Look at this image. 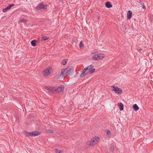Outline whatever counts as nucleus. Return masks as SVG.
I'll return each instance as SVG.
<instances>
[{"instance_id": "obj_18", "label": "nucleus", "mask_w": 153, "mask_h": 153, "mask_svg": "<svg viewBox=\"0 0 153 153\" xmlns=\"http://www.w3.org/2000/svg\"><path fill=\"white\" fill-rule=\"evenodd\" d=\"M67 59H65L62 60L61 62V64L63 65H65L67 63Z\"/></svg>"}, {"instance_id": "obj_29", "label": "nucleus", "mask_w": 153, "mask_h": 153, "mask_svg": "<svg viewBox=\"0 0 153 153\" xmlns=\"http://www.w3.org/2000/svg\"><path fill=\"white\" fill-rule=\"evenodd\" d=\"M107 134L108 136L110 135L111 134V131L109 130H108L107 132Z\"/></svg>"}, {"instance_id": "obj_4", "label": "nucleus", "mask_w": 153, "mask_h": 153, "mask_svg": "<svg viewBox=\"0 0 153 153\" xmlns=\"http://www.w3.org/2000/svg\"><path fill=\"white\" fill-rule=\"evenodd\" d=\"M67 75H71L73 73L74 68L72 66L69 67L66 69Z\"/></svg>"}, {"instance_id": "obj_19", "label": "nucleus", "mask_w": 153, "mask_h": 153, "mask_svg": "<svg viewBox=\"0 0 153 153\" xmlns=\"http://www.w3.org/2000/svg\"><path fill=\"white\" fill-rule=\"evenodd\" d=\"M27 21L25 19H21L19 20V23H21V22H27Z\"/></svg>"}, {"instance_id": "obj_15", "label": "nucleus", "mask_w": 153, "mask_h": 153, "mask_svg": "<svg viewBox=\"0 0 153 153\" xmlns=\"http://www.w3.org/2000/svg\"><path fill=\"white\" fill-rule=\"evenodd\" d=\"M36 41L35 40H33L31 41V44L33 46H35L36 45Z\"/></svg>"}, {"instance_id": "obj_17", "label": "nucleus", "mask_w": 153, "mask_h": 153, "mask_svg": "<svg viewBox=\"0 0 153 153\" xmlns=\"http://www.w3.org/2000/svg\"><path fill=\"white\" fill-rule=\"evenodd\" d=\"M54 151L56 153H62L63 152L62 150H59L56 148L54 149Z\"/></svg>"}, {"instance_id": "obj_8", "label": "nucleus", "mask_w": 153, "mask_h": 153, "mask_svg": "<svg viewBox=\"0 0 153 153\" xmlns=\"http://www.w3.org/2000/svg\"><path fill=\"white\" fill-rule=\"evenodd\" d=\"M47 5H45L43 4H40L38 6V10H41L42 9H46L47 8Z\"/></svg>"}, {"instance_id": "obj_2", "label": "nucleus", "mask_w": 153, "mask_h": 153, "mask_svg": "<svg viewBox=\"0 0 153 153\" xmlns=\"http://www.w3.org/2000/svg\"><path fill=\"white\" fill-rule=\"evenodd\" d=\"M25 134H27L28 137V136H30V137H34L39 135L40 134V132L38 131H35L31 132H25Z\"/></svg>"}, {"instance_id": "obj_34", "label": "nucleus", "mask_w": 153, "mask_h": 153, "mask_svg": "<svg viewBox=\"0 0 153 153\" xmlns=\"http://www.w3.org/2000/svg\"><path fill=\"white\" fill-rule=\"evenodd\" d=\"M139 0V1H140V0Z\"/></svg>"}, {"instance_id": "obj_30", "label": "nucleus", "mask_w": 153, "mask_h": 153, "mask_svg": "<svg viewBox=\"0 0 153 153\" xmlns=\"http://www.w3.org/2000/svg\"><path fill=\"white\" fill-rule=\"evenodd\" d=\"M89 66L90 67V68H91V69L93 68L94 67V66L93 65H91Z\"/></svg>"}, {"instance_id": "obj_23", "label": "nucleus", "mask_w": 153, "mask_h": 153, "mask_svg": "<svg viewBox=\"0 0 153 153\" xmlns=\"http://www.w3.org/2000/svg\"><path fill=\"white\" fill-rule=\"evenodd\" d=\"M9 10V9L7 7L5 8H4L2 10V12L4 13V12H6L8 10Z\"/></svg>"}, {"instance_id": "obj_14", "label": "nucleus", "mask_w": 153, "mask_h": 153, "mask_svg": "<svg viewBox=\"0 0 153 153\" xmlns=\"http://www.w3.org/2000/svg\"><path fill=\"white\" fill-rule=\"evenodd\" d=\"M105 5L106 7L108 8H110L112 7V5L111 4L110 2L108 1L105 3Z\"/></svg>"}, {"instance_id": "obj_33", "label": "nucleus", "mask_w": 153, "mask_h": 153, "mask_svg": "<svg viewBox=\"0 0 153 153\" xmlns=\"http://www.w3.org/2000/svg\"><path fill=\"white\" fill-rule=\"evenodd\" d=\"M48 114H51V113H48Z\"/></svg>"}, {"instance_id": "obj_28", "label": "nucleus", "mask_w": 153, "mask_h": 153, "mask_svg": "<svg viewBox=\"0 0 153 153\" xmlns=\"http://www.w3.org/2000/svg\"><path fill=\"white\" fill-rule=\"evenodd\" d=\"M141 5H142V8L144 9V10H145L146 9V6H145V5L143 3H141Z\"/></svg>"}, {"instance_id": "obj_13", "label": "nucleus", "mask_w": 153, "mask_h": 153, "mask_svg": "<svg viewBox=\"0 0 153 153\" xmlns=\"http://www.w3.org/2000/svg\"><path fill=\"white\" fill-rule=\"evenodd\" d=\"M118 105L120 111L123 110L124 108V105L121 102H119L118 103Z\"/></svg>"}, {"instance_id": "obj_24", "label": "nucleus", "mask_w": 153, "mask_h": 153, "mask_svg": "<svg viewBox=\"0 0 153 153\" xmlns=\"http://www.w3.org/2000/svg\"><path fill=\"white\" fill-rule=\"evenodd\" d=\"M110 149L111 151H114V148L113 145L111 146V147L110 148Z\"/></svg>"}, {"instance_id": "obj_1", "label": "nucleus", "mask_w": 153, "mask_h": 153, "mask_svg": "<svg viewBox=\"0 0 153 153\" xmlns=\"http://www.w3.org/2000/svg\"><path fill=\"white\" fill-rule=\"evenodd\" d=\"M91 68L89 66L85 68L82 71V73L80 75L81 77H83L85 76L89 72Z\"/></svg>"}, {"instance_id": "obj_31", "label": "nucleus", "mask_w": 153, "mask_h": 153, "mask_svg": "<svg viewBox=\"0 0 153 153\" xmlns=\"http://www.w3.org/2000/svg\"><path fill=\"white\" fill-rule=\"evenodd\" d=\"M132 107L134 109V105H133L132 106Z\"/></svg>"}, {"instance_id": "obj_10", "label": "nucleus", "mask_w": 153, "mask_h": 153, "mask_svg": "<svg viewBox=\"0 0 153 153\" xmlns=\"http://www.w3.org/2000/svg\"><path fill=\"white\" fill-rule=\"evenodd\" d=\"M99 139V137H96L95 139L91 141V144L92 146H94L95 145L96 143L98 142Z\"/></svg>"}, {"instance_id": "obj_25", "label": "nucleus", "mask_w": 153, "mask_h": 153, "mask_svg": "<svg viewBox=\"0 0 153 153\" xmlns=\"http://www.w3.org/2000/svg\"><path fill=\"white\" fill-rule=\"evenodd\" d=\"M84 46L83 44L82 41H81L79 44V47L80 48L81 47H83Z\"/></svg>"}, {"instance_id": "obj_27", "label": "nucleus", "mask_w": 153, "mask_h": 153, "mask_svg": "<svg viewBox=\"0 0 153 153\" xmlns=\"http://www.w3.org/2000/svg\"><path fill=\"white\" fill-rule=\"evenodd\" d=\"M86 143L89 146H92V144H91V141H87Z\"/></svg>"}, {"instance_id": "obj_7", "label": "nucleus", "mask_w": 153, "mask_h": 153, "mask_svg": "<svg viewBox=\"0 0 153 153\" xmlns=\"http://www.w3.org/2000/svg\"><path fill=\"white\" fill-rule=\"evenodd\" d=\"M51 70V69L49 68H46L43 72L44 75L46 76H48L50 74Z\"/></svg>"}, {"instance_id": "obj_11", "label": "nucleus", "mask_w": 153, "mask_h": 153, "mask_svg": "<svg viewBox=\"0 0 153 153\" xmlns=\"http://www.w3.org/2000/svg\"><path fill=\"white\" fill-rule=\"evenodd\" d=\"M132 13V12L131 10L128 11L127 13V19H131Z\"/></svg>"}, {"instance_id": "obj_6", "label": "nucleus", "mask_w": 153, "mask_h": 153, "mask_svg": "<svg viewBox=\"0 0 153 153\" xmlns=\"http://www.w3.org/2000/svg\"><path fill=\"white\" fill-rule=\"evenodd\" d=\"M64 89V87L62 85L60 86V87H59L57 88H56V90L55 92L56 93H63Z\"/></svg>"}, {"instance_id": "obj_26", "label": "nucleus", "mask_w": 153, "mask_h": 153, "mask_svg": "<svg viewBox=\"0 0 153 153\" xmlns=\"http://www.w3.org/2000/svg\"><path fill=\"white\" fill-rule=\"evenodd\" d=\"M47 132L50 134H52L53 133V131L51 129H48L47 130Z\"/></svg>"}, {"instance_id": "obj_21", "label": "nucleus", "mask_w": 153, "mask_h": 153, "mask_svg": "<svg viewBox=\"0 0 153 153\" xmlns=\"http://www.w3.org/2000/svg\"><path fill=\"white\" fill-rule=\"evenodd\" d=\"M14 6V4H9L8 6L7 7L9 9H10V8L12 7H13Z\"/></svg>"}, {"instance_id": "obj_5", "label": "nucleus", "mask_w": 153, "mask_h": 153, "mask_svg": "<svg viewBox=\"0 0 153 153\" xmlns=\"http://www.w3.org/2000/svg\"><path fill=\"white\" fill-rule=\"evenodd\" d=\"M113 90L116 93L118 94H121L122 93V90L121 89L118 88L117 86H113Z\"/></svg>"}, {"instance_id": "obj_22", "label": "nucleus", "mask_w": 153, "mask_h": 153, "mask_svg": "<svg viewBox=\"0 0 153 153\" xmlns=\"http://www.w3.org/2000/svg\"><path fill=\"white\" fill-rule=\"evenodd\" d=\"M95 69L94 68L91 69L90 71H89V73L90 74H92L95 71Z\"/></svg>"}, {"instance_id": "obj_20", "label": "nucleus", "mask_w": 153, "mask_h": 153, "mask_svg": "<svg viewBox=\"0 0 153 153\" xmlns=\"http://www.w3.org/2000/svg\"><path fill=\"white\" fill-rule=\"evenodd\" d=\"M139 107L136 104H134V110L137 111L139 110Z\"/></svg>"}, {"instance_id": "obj_9", "label": "nucleus", "mask_w": 153, "mask_h": 153, "mask_svg": "<svg viewBox=\"0 0 153 153\" xmlns=\"http://www.w3.org/2000/svg\"><path fill=\"white\" fill-rule=\"evenodd\" d=\"M45 88L48 91H50L54 92H55L56 90V87H54L46 86L45 87Z\"/></svg>"}, {"instance_id": "obj_3", "label": "nucleus", "mask_w": 153, "mask_h": 153, "mask_svg": "<svg viewBox=\"0 0 153 153\" xmlns=\"http://www.w3.org/2000/svg\"><path fill=\"white\" fill-rule=\"evenodd\" d=\"M104 57V54L101 53L95 54L93 56V58L96 60L102 59Z\"/></svg>"}, {"instance_id": "obj_16", "label": "nucleus", "mask_w": 153, "mask_h": 153, "mask_svg": "<svg viewBox=\"0 0 153 153\" xmlns=\"http://www.w3.org/2000/svg\"><path fill=\"white\" fill-rule=\"evenodd\" d=\"M42 40L45 41L49 39V38L45 36H43L42 37Z\"/></svg>"}, {"instance_id": "obj_12", "label": "nucleus", "mask_w": 153, "mask_h": 153, "mask_svg": "<svg viewBox=\"0 0 153 153\" xmlns=\"http://www.w3.org/2000/svg\"><path fill=\"white\" fill-rule=\"evenodd\" d=\"M65 74L66 75V76L67 75V71L66 69H62L61 70V75H62V76H64Z\"/></svg>"}, {"instance_id": "obj_32", "label": "nucleus", "mask_w": 153, "mask_h": 153, "mask_svg": "<svg viewBox=\"0 0 153 153\" xmlns=\"http://www.w3.org/2000/svg\"><path fill=\"white\" fill-rule=\"evenodd\" d=\"M141 50H142V49H141V48H140V51H141Z\"/></svg>"}]
</instances>
